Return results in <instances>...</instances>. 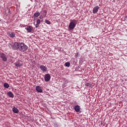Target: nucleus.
<instances>
[{
	"label": "nucleus",
	"mask_w": 127,
	"mask_h": 127,
	"mask_svg": "<svg viewBox=\"0 0 127 127\" xmlns=\"http://www.w3.org/2000/svg\"><path fill=\"white\" fill-rule=\"evenodd\" d=\"M78 56V53H76V54H75V57H77Z\"/></svg>",
	"instance_id": "5701e85b"
},
{
	"label": "nucleus",
	"mask_w": 127,
	"mask_h": 127,
	"mask_svg": "<svg viewBox=\"0 0 127 127\" xmlns=\"http://www.w3.org/2000/svg\"><path fill=\"white\" fill-rule=\"evenodd\" d=\"M41 22V21L40 19H38L36 21V23L37 24H40Z\"/></svg>",
	"instance_id": "6ab92c4d"
},
{
	"label": "nucleus",
	"mask_w": 127,
	"mask_h": 127,
	"mask_svg": "<svg viewBox=\"0 0 127 127\" xmlns=\"http://www.w3.org/2000/svg\"><path fill=\"white\" fill-rule=\"evenodd\" d=\"M99 6H96L94 7L93 9V13L96 14L97 12L99 11Z\"/></svg>",
	"instance_id": "6e6552de"
},
{
	"label": "nucleus",
	"mask_w": 127,
	"mask_h": 127,
	"mask_svg": "<svg viewBox=\"0 0 127 127\" xmlns=\"http://www.w3.org/2000/svg\"><path fill=\"white\" fill-rule=\"evenodd\" d=\"M40 15V13L39 12H36L34 14V16L35 18L38 17Z\"/></svg>",
	"instance_id": "f8f14e48"
},
{
	"label": "nucleus",
	"mask_w": 127,
	"mask_h": 127,
	"mask_svg": "<svg viewBox=\"0 0 127 127\" xmlns=\"http://www.w3.org/2000/svg\"><path fill=\"white\" fill-rule=\"evenodd\" d=\"M85 86H86L87 87H91V84L89 83H86V84H85Z\"/></svg>",
	"instance_id": "a211bd4d"
},
{
	"label": "nucleus",
	"mask_w": 127,
	"mask_h": 127,
	"mask_svg": "<svg viewBox=\"0 0 127 127\" xmlns=\"http://www.w3.org/2000/svg\"><path fill=\"white\" fill-rule=\"evenodd\" d=\"M25 29L27 30L28 33H31L32 32L33 27L31 26H27V27L25 28Z\"/></svg>",
	"instance_id": "423d86ee"
},
{
	"label": "nucleus",
	"mask_w": 127,
	"mask_h": 127,
	"mask_svg": "<svg viewBox=\"0 0 127 127\" xmlns=\"http://www.w3.org/2000/svg\"><path fill=\"white\" fill-rule=\"evenodd\" d=\"M65 66L66 67H69L70 66V63H69V62L65 63Z\"/></svg>",
	"instance_id": "dca6fc26"
},
{
	"label": "nucleus",
	"mask_w": 127,
	"mask_h": 127,
	"mask_svg": "<svg viewBox=\"0 0 127 127\" xmlns=\"http://www.w3.org/2000/svg\"><path fill=\"white\" fill-rule=\"evenodd\" d=\"M51 78V75L49 73L46 74L45 75H44V80H45L46 82H48L50 81Z\"/></svg>",
	"instance_id": "20e7f679"
},
{
	"label": "nucleus",
	"mask_w": 127,
	"mask_h": 127,
	"mask_svg": "<svg viewBox=\"0 0 127 127\" xmlns=\"http://www.w3.org/2000/svg\"><path fill=\"white\" fill-rule=\"evenodd\" d=\"M7 95L9 97H11L12 98H14V94H13L12 92H7Z\"/></svg>",
	"instance_id": "9d476101"
},
{
	"label": "nucleus",
	"mask_w": 127,
	"mask_h": 127,
	"mask_svg": "<svg viewBox=\"0 0 127 127\" xmlns=\"http://www.w3.org/2000/svg\"><path fill=\"white\" fill-rule=\"evenodd\" d=\"M15 66L16 67H20V66H21V65H20V64L17 63L15 64Z\"/></svg>",
	"instance_id": "aec40b11"
},
{
	"label": "nucleus",
	"mask_w": 127,
	"mask_h": 127,
	"mask_svg": "<svg viewBox=\"0 0 127 127\" xmlns=\"http://www.w3.org/2000/svg\"><path fill=\"white\" fill-rule=\"evenodd\" d=\"M0 57L1 58V60L2 61H3L4 62H6L7 61V57L6 55H5L3 53H1L0 54Z\"/></svg>",
	"instance_id": "7ed1b4c3"
},
{
	"label": "nucleus",
	"mask_w": 127,
	"mask_h": 127,
	"mask_svg": "<svg viewBox=\"0 0 127 127\" xmlns=\"http://www.w3.org/2000/svg\"><path fill=\"white\" fill-rule=\"evenodd\" d=\"M5 13H6V15L8 16L9 13V9H7L6 11H5Z\"/></svg>",
	"instance_id": "f3484780"
},
{
	"label": "nucleus",
	"mask_w": 127,
	"mask_h": 127,
	"mask_svg": "<svg viewBox=\"0 0 127 127\" xmlns=\"http://www.w3.org/2000/svg\"><path fill=\"white\" fill-rule=\"evenodd\" d=\"M44 12H46V10H44Z\"/></svg>",
	"instance_id": "b1692460"
},
{
	"label": "nucleus",
	"mask_w": 127,
	"mask_h": 127,
	"mask_svg": "<svg viewBox=\"0 0 127 127\" xmlns=\"http://www.w3.org/2000/svg\"><path fill=\"white\" fill-rule=\"evenodd\" d=\"M9 36L11 38H14L15 37V33L14 32H11L10 34H9Z\"/></svg>",
	"instance_id": "4468645a"
},
{
	"label": "nucleus",
	"mask_w": 127,
	"mask_h": 127,
	"mask_svg": "<svg viewBox=\"0 0 127 127\" xmlns=\"http://www.w3.org/2000/svg\"><path fill=\"white\" fill-rule=\"evenodd\" d=\"M40 68L43 72H47L48 68L45 65H40Z\"/></svg>",
	"instance_id": "39448f33"
},
{
	"label": "nucleus",
	"mask_w": 127,
	"mask_h": 127,
	"mask_svg": "<svg viewBox=\"0 0 127 127\" xmlns=\"http://www.w3.org/2000/svg\"><path fill=\"white\" fill-rule=\"evenodd\" d=\"M12 47L14 50H18L19 52L22 53L26 52L28 49V46L24 43L15 42Z\"/></svg>",
	"instance_id": "f257e3e1"
},
{
	"label": "nucleus",
	"mask_w": 127,
	"mask_h": 127,
	"mask_svg": "<svg viewBox=\"0 0 127 127\" xmlns=\"http://www.w3.org/2000/svg\"><path fill=\"white\" fill-rule=\"evenodd\" d=\"M73 22H70L69 23V25H68V28L70 30H72L73 29H74L75 26H76V24L75 23L76 21V20L73 19L72 20Z\"/></svg>",
	"instance_id": "f03ea898"
},
{
	"label": "nucleus",
	"mask_w": 127,
	"mask_h": 127,
	"mask_svg": "<svg viewBox=\"0 0 127 127\" xmlns=\"http://www.w3.org/2000/svg\"><path fill=\"white\" fill-rule=\"evenodd\" d=\"M3 86L4 87V88H5L6 89H8L9 85L8 83H4Z\"/></svg>",
	"instance_id": "ddd939ff"
},
{
	"label": "nucleus",
	"mask_w": 127,
	"mask_h": 127,
	"mask_svg": "<svg viewBox=\"0 0 127 127\" xmlns=\"http://www.w3.org/2000/svg\"><path fill=\"white\" fill-rule=\"evenodd\" d=\"M74 110L76 111V112L79 113L80 112V110H81V108L79 106L76 105L74 106Z\"/></svg>",
	"instance_id": "1a4fd4ad"
},
{
	"label": "nucleus",
	"mask_w": 127,
	"mask_h": 127,
	"mask_svg": "<svg viewBox=\"0 0 127 127\" xmlns=\"http://www.w3.org/2000/svg\"><path fill=\"white\" fill-rule=\"evenodd\" d=\"M35 90H36L37 92H39V93L43 92V90L41 88V87H40V86H37L36 88H35Z\"/></svg>",
	"instance_id": "0eeeda50"
},
{
	"label": "nucleus",
	"mask_w": 127,
	"mask_h": 127,
	"mask_svg": "<svg viewBox=\"0 0 127 127\" xmlns=\"http://www.w3.org/2000/svg\"><path fill=\"white\" fill-rule=\"evenodd\" d=\"M12 111L13 113H15V114H17L19 112L18 109L15 107H13L12 108Z\"/></svg>",
	"instance_id": "9b49d317"
},
{
	"label": "nucleus",
	"mask_w": 127,
	"mask_h": 127,
	"mask_svg": "<svg viewBox=\"0 0 127 127\" xmlns=\"http://www.w3.org/2000/svg\"><path fill=\"white\" fill-rule=\"evenodd\" d=\"M39 24H36V25H35V28H38L39 27Z\"/></svg>",
	"instance_id": "412c9836"
},
{
	"label": "nucleus",
	"mask_w": 127,
	"mask_h": 127,
	"mask_svg": "<svg viewBox=\"0 0 127 127\" xmlns=\"http://www.w3.org/2000/svg\"><path fill=\"white\" fill-rule=\"evenodd\" d=\"M43 17L42 15H40V19H43Z\"/></svg>",
	"instance_id": "4be33fe9"
},
{
	"label": "nucleus",
	"mask_w": 127,
	"mask_h": 127,
	"mask_svg": "<svg viewBox=\"0 0 127 127\" xmlns=\"http://www.w3.org/2000/svg\"><path fill=\"white\" fill-rule=\"evenodd\" d=\"M45 23L47 24H49V25H50L51 24V21H50L49 20H47V19H46L45 20Z\"/></svg>",
	"instance_id": "2eb2a0df"
}]
</instances>
